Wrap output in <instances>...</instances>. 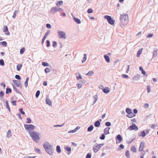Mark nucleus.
I'll use <instances>...</instances> for the list:
<instances>
[{
    "label": "nucleus",
    "mask_w": 158,
    "mask_h": 158,
    "mask_svg": "<svg viewBox=\"0 0 158 158\" xmlns=\"http://www.w3.org/2000/svg\"><path fill=\"white\" fill-rule=\"evenodd\" d=\"M120 20L121 24L123 26L126 25L129 22L128 16L127 14H123L120 15Z\"/></svg>",
    "instance_id": "1"
},
{
    "label": "nucleus",
    "mask_w": 158,
    "mask_h": 158,
    "mask_svg": "<svg viewBox=\"0 0 158 158\" xmlns=\"http://www.w3.org/2000/svg\"><path fill=\"white\" fill-rule=\"evenodd\" d=\"M44 147L46 152L50 155H52L53 153V150L52 146L48 142H45L44 144Z\"/></svg>",
    "instance_id": "2"
},
{
    "label": "nucleus",
    "mask_w": 158,
    "mask_h": 158,
    "mask_svg": "<svg viewBox=\"0 0 158 158\" xmlns=\"http://www.w3.org/2000/svg\"><path fill=\"white\" fill-rule=\"evenodd\" d=\"M29 134L31 139L35 141L38 142L40 139L39 135L38 133L35 131H33L32 132L29 131Z\"/></svg>",
    "instance_id": "3"
},
{
    "label": "nucleus",
    "mask_w": 158,
    "mask_h": 158,
    "mask_svg": "<svg viewBox=\"0 0 158 158\" xmlns=\"http://www.w3.org/2000/svg\"><path fill=\"white\" fill-rule=\"evenodd\" d=\"M104 18L107 19L108 23L110 24L113 25L114 23L115 20L113 19L111 16L106 15L104 16Z\"/></svg>",
    "instance_id": "4"
},
{
    "label": "nucleus",
    "mask_w": 158,
    "mask_h": 158,
    "mask_svg": "<svg viewBox=\"0 0 158 158\" xmlns=\"http://www.w3.org/2000/svg\"><path fill=\"white\" fill-rule=\"evenodd\" d=\"M24 127L26 130H27L28 132L31 131L33 130L35 128V127L32 124H25L24 125Z\"/></svg>",
    "instance_id": "5"
},
{
    "label": "nucleus",
    "mask_w": 158,
    "mask_h": 158,
    "mask_svg": "<svg viewBox=\"0 0 158 158\" xmlns=\"http://www.w3.org/2000/svg\"><path fill=\"white\" fill-rule=\"evenodd\" d=\"M103 145V144H96L93 147V149L94 152L96 153L99 150L101 146Z\"/></svg>",
    "instance_id": "6"
},
{
    "label": "nucleus",
    "mask_w": 158,
    "mask_h": 158,
    "mask_svg": "<svg viewBox=\"0 0 158 158\" xmlns=\"http://www.w3.org/2000/svg\"><path fill=\"white\" fill-rule=\"evenodd\" d=\"M128 129L130 131L132 130H135L137 131L138 130V127L137 126H136L135 124L133 123L132 125L129 126L128 128Z\"/></svg>",
    "instance_id": "7"
},
{
    "label": "nucleus",
    "mask_w": 158,
    "mask_h": 158,
    "mask_svg": "<svg viewBox=\"0 0 158 158\" xmlns=\"http://www.w3.org/2000/svg\"><path fill=\"white\" fill-rule=\"evenodd\" d=\"M59 37L60 38H65L66 36L65 33L63 31H60L58 33Z\"/></svg>",
    "instance_id": "8"
},
{
    "label": "nucleus",
    "mask_w": 158,
    "mask_h": 158,
    "mask_svg": "<svg viewBox=\"0 0 158 158\" xmlns=\"http://www.w3.org/2000/svg\"><path fill=\"white\" fill-rule=\"evenodd\" d=\"M58 11L57 7H52L50 11V13L51 14H54L56 12Z\"/></svg>",
    "instance_id": "9"
},
{
    "label": "nucleus",
    "mask_w": 158,
    "mask_h": 158,
    "mask_svg": "<svg viewBox=\"0 0 158 158\" xmlns=\"http://www.w3.org/2000/svg\"><path fill=\"white\" fill-rule=\"evenodd\" d=\"M145 147V143L144 142H142L141 143L140 147L139 148V150L140 151H143Z\"/></svg>",
    "instance_id": "10"
},
{
    "label": "nucleus",
    "mask_w": 158,
    "mask_h": 158,
    "mask_svg": "<svg viewBox=\"0 0 158 158\" xmlns=\"http://www.w3.org/2000/svg\"><path fill=\"white\" fill-rule=\"evenodd\" d=\"M13 82L14 84L17 86H21V85L20 82L16 80H13Z\"/></svg>",
    "instance_id": "11"
},
{
    "label": "nucleus",
    "mask_w": 158,
    "mask_h": 158,
    "mask_svg": "<svg viewBox=\"0 0 158 158\" xmlns=\"http://www.w3.org/2000/svg\"><path fill=\"white\" fill-rule=\"evenodd\" d=\"M74 20L77 23L80 24L81 23V20L80 19L75 17H73Z\"/></svg>",
    "instance_id": "12"
},
{
    "label": "nucleus",
    "mask_w": 158,
    "mask_h": 158,
    "mask_svg": "<svg viewBox=\"0 0 158 158\" xmlns=\"http://www.w3.org/2000/svg\"><path fill=\"white\" fill-rule=\"evenodd\" d=\"M135 116V115L132 112H131L127 115V116L129 118H132Z\"/></svg>",
    "instance_id": "13"
},
{
    "label": "nucleus",
    "mask_w": 158,
    "mask_h": 158,
    "mask_svg": "<svg viewBox=\"0 0 158 158\" xmlns=\"http://www.w3.org/2000/svg\"><path fill=\"white\" fill-rule=\"evenodd\" d=\"M117 139L120 143L123 140V138L120 135H118L117 136Z\"/></svg>",
    "instance_id": "14"
},
{
    "label": "nucleus",
    "mask_w": 158,
    "mask_h": 158,
    "mask_svg": "<svg viewBox=\"0 0 158 158\" xmlns=\"http://www.w3.org/2000/svg\"><path fill=\"white\" fill-rule=\"evenodd\" d=\"M63 1H58L57 2V3H56V5L58 7H60L61 6L63 5Z\"/></svg>",
    "instance_id": "15"
},
{
    "label": "nucleus",
    "mask_w": 158,
    "mask_h": 158,
    "mask_svg": "<svg viewBox=\"0 0 158 158\" xmlns=\"http://www.w3.org/2000/svg\"><path fill=\"white\" fill-rule=\"evenodd\" d=\"M103 91L105 93H107L110 91V89L108 87H106L103 90Z\"/></svg>",
    "instance_id": "16"
},
{
    "label": "nucleus",
    "mask_w": 158,
    "mask_h": 158,
    "mask_svg": "<svg viewBox=\"0 0 158 158\" xmlns=\"http://www.w3.org/2000/svg\"><path fill=\"white\" fill-rule=\"evenodd\" d=\"M110 129V128L106 127L104 129V132L106 135H107L109 133V130Z\"/></svg>",
    "instance_id": "17"
},
{
    "label": "nucleus",
    "mask_w": 158,
    "mask_h": 158,
    "mask_svg": "<svg viewBox=\"0 0 158 158\" xmlns=\"http://www.w3.org/2000/svg\"><path fill=\"white\" fill-rule=\"evenodd\" d=\"M7 137L8 138H10L11 136V132L10 130H9L7 133Z\"/></svg>",
    "instance_id": "18"
},
{
    "label": "nucleus",
    "mask_w": 158,
    "mask_h": 158,
    "mask_svg": "<svg viewBox=\"0 0 158 158\" xmlns=\"http://www.w3.org/2000/svg\"><path fill=\"white\" fill-rule=\"evenodd\" d=\"M46 103L49 106H51L52 102L49 99H47L46 100Z\"/></svg>",
    "instance_id": "19"
},
{
    "label": "nucleus",
    "mask_w": 158,
    "mask_h": 158,
    "mask_svg": "<svg viewBox=\"0 0 158 158\" xmlns=\"http://www.w3.org/2000/svg\"><path fill=\"white\" fill-rule=\"evenodd\" d=\"M143 51V49L141 48L140 49L138 52L137 54V57H139L140 55V54Z\"/></svg>",
    "instance_id": "20"
},
{
    "label": "nucleus",
    "mask_w": 158,
    "mask_h": 158,
    "mask_svg": "<svg viewBox=\"0 0 158 158\" xmlns=\"http://www.w3.org/2000/svg\"><path fill=\"white\" fill-rule=\"evenodd\" d=\"M104 58L106 60V61L107 62H110V58L107 55H105L104 56Z\"/></svg>",
    "instance_id": "21"
},
{
    "label": "nucleus",
    "mask_w": 158,
    "mask_h": 158,
    "mask_svg": "<svg viewBox=\"0 0 158 158\" xmlns=\"http://www.w3.org/2000/svg\"><path fill=\"white\" fill-rule=\"evenodd\" d=\"M131 151L133 152H135L136 151V149L135 146H132L131 149Z\"/></svg>",
    "instance_id": "22"
},
{
    "label": "nucleus",
    "mask_w": 158,
    "mask_h": 158,
    "mask_svg": "<svg viewBox=\"0 0 158 158\" xmlns=\"http://www.w3.org/2000/svg\"><path fill=\"white\" fill-rule=\"evenodd\" d=\"M100 125V123L98 121H97L94 123V126L96 127H98Z\"/></svg>",
    "instance_id": "23"
},
{
    "label": "nucleus",
    "mask_w": 158,
    "mask_h": 158,
    "mask_svg": "<svg viewBox=\"0 0 158 158\" xmlns=\"http://www.w3.org/2000/svg\"><path fill=\"white\" fill-rule=\"evenodd\" d=\"M139 69L140 71H141V73L143 74L144 75L146 74L145 72L143 70V68L142 67H139Z\"/></svg>",
    "instance_id": "24"
},
{
    "label": "nucleus",
    "mask_w": 158,
    "mask_h": 158,
    "mask_svg": "<svg viewBox=\"0 0 158 158\" xmlns=\"http://www.w3.org/2000/svg\"><path fill=\"white\" fill-rule=\"evenodd\" d=\"M22 65L21 64H19L17 65V70L18 71H19L21 69L22 67Z\"/></svg>",
    "instance_id": "25"
},
{
    "label": "nucleus",
    "mask_w": 158,
    "mask_h": 158,
    "mask_svg": "<svg viewBox=\"0 0 158 158\" xmlns=\"http://www.w3.org/2000/svg\"><path fill=\"white\" fill-rule=\"evenodd\" d=\"M94 73L93 71H89L88 73L86 74V75H88V76H91Z\"/></svg>",
    "instance_id": "26"
},
{
    "label": "nucleus",
    "mask_w": 158,
    "mask_h": 158,
    "mask_svg": "<svg viewBox=\"0 0 158 158\" xmlns=\"http://www.w3.org/2000/svg\"><path fill=\"white\" fill-rule=\"evenodd\" d=\"M29 80V77H27L26 78V80L24 83V85L26 87H27L28 85V82Z\"/></svg>",
    "instance_id": "27"
},
{
    "label": "nucleus",
    "mask_w": 158,
    "mask_h": 158,
    "mask_svg": "<svg viewBox=\"0 0 158 158\" xmlns=\"http://www.w3.org/2000/svg\"><path fill=\"white\" fill-rule=\"evenodd\" d=\"M86 58H87V56L86 54H84V57L83 60H82V63H84L85 62L86 60Z\"/></svg>",
    "instance_id": "28"
},
{
    "label": "nucleus",
    "mask_w": 158,
    "mask_h": 158,
    "mask_svg": "<svg viewBox=\"0 0 158 158\" xmlns=\"http://www.w3.org/2000/svg\"><path fill=\"white\" fill-rule=\"evenodd\" d=\"M94 128V127L93 125H91L88 128V131H92Z\"/></svg>",
    "instance_id": "29"
},
{
    "label": "nucleus",
    "mask_w": 158,
    "mask_h": 158,
    "mask_svg": "<svg viewBox=\"0 0 158 158\" xmlns=\"http://www.w3.org/2000/svg\"><path fill=\"white\" fill-rule=\"evenodd\" d=\"M6 108L8 109L9 111H10V108L9 106L8 102L7 101H6Z\"/></svg>",
    "instance_id": "30"
},
{
    "label": "nucleus",
    "mask_w": 158,
    "mask_h": 158,
    "mask_svg": "<svg viewBox=\"0 0 158 158\" xmlns=\"http://www.w3.org/2000/svg\"><path fill=\"white\" fill-rule=\"evenodd\" d=\"M126 112L127 113V114H129V113H131V112H132L131 110L129 108H127L126 109Z\"/></svg>",
    "instance_id": "31"
},
{
    "label": "nucleus",
    "mask_w": 158,
    "mask_h": 158,
    "mask_svg": "<svg viewBox=\"0 0 158 158\" xmlns=\"http://www.w3.org/2000/svg\"><path fill=\"white\" fill-rule=\"evenodd\" d=\"M56 150H57V152L59 153H60L61 152V151L60 147V146H57Z\"/></svg>",
    "instance_id": "32"
},
{
    "label": "nucleus",
    "mask_w": 158,
    "mask_h": 158,
    "mask_svg": "<svg viewBox=\"0 0 158 158\" xmlns=\"http://www.w3.org/2000/svg\"><path fill=\"white\" fill-rule=\"evenodd\" d=\"M18 13V11L17 10H15L14 13V14L12 16V17L13 18L15 19L16 16V15Z\"/></svg>",
    "instance_id": "33"
},
{
    "label": "nucleus",
    "mask_w": 158,
    "mask_h": 158,
    "mask_svg": "<svg viewBox=\"0 0 158 158\" xmlns=\"http://www.w3.org/2000/svg\"><path fill=\"white\" fill-rule=\"evenodd\" d=\"M11 89L10 88H7L6 89V93L8 94L9 93H11Z\"/></svg>",
    "instance_id": "34"
},
{
    "label": "nucleus",
    "mask_w": 158,
    "mask_h": 158,
    "mask_svg": "<svg viewBox=\"0 0 158 158\" xmlns=\"http://www.w3.org/2000/svg\"><path fill=\"white\" fill-rule=\"evenodd\" d=\"M50 69L48 68H47L45 69V71L46 73H49L50 71Z\"/></svg>",
    "instance_id": "35"
},
{
    "label": "nucleus",
    "mask_w": 158,
    "mask_h": 158,
    "mask_svg": "<svg viewBox=\"0 0 158 158\" xmlns=\"http://www.w3.org/2000/svg\"><path fill=\"white\" fill-rule=\"evenodd\" d=\"M145 135V133L144 131H142L141 133V135H139L140 136H142L143 137H144Z\"/></svg>",
    "instance_id": "36"
},
{
    "label": "nucleus",
    "mask_w": 158,
    "mask_h": 158,
    "mask_svg": "<svg viewBox=\"0 0 158 158\" xmlns=\"http://www.w3.org/2000/svg\"><path fill=\"white\" fill-rule=\"evenodd\" d=\"M93 10L91 8H89V9L87 11V12L88 13H93Z\"/></svg>",
    "instance_id": "37"
},
{
    "label": "nucleus",
    "mask_w": 158,
    "mask_h": 158,
    "mask_svg": "<svg viewBox=\"0 0 158 158\" xmlns=\"http://www.w3.org/2000/svg\"><path fill=\"white\" fill-rule=\"evenodd\" d=\"M0 65L2 66H3L4 65V60L2 59L0 60Z\"/></svg>",
    "instance_id": "38"
},
{
    "label": "nucleus",
    "mask_w": 158,
    "mask_h": 158,
    "mask_svg": "<svg viewBox=\"0 0 158 158\" xmlns=\"http://www.w3.org/2000/svg\"><path fill=\"white\" fill-rule=\"evenodd\" d=\"M40 92L39 90H38L36 92V94H35V96L36 98H37L38 97V96H39L40 94Z\"/></svg>",
    "instance_id": "39"
},
{
    "label": "nucleus",
    "mask_w": 158,
    "mask_h": 158,
    "mask_svg": "<svg viewBox=\"0 0 158 158\" xmlns=\"http://www.w3.org/2000/svg\"><path fill=\"white\" fill-rule=\"evenodd\" d=\"M0 43H1V44L2 45L4 46H6L7 45V43L5 41H3L1 42H0Z\"/></svg>",
    "instance_id": "40"
},
{
    "label": "nucleus",
    "mask_w": 158,
    "mask_h": 158,
    "mask_svg": "<svg viewBox=\"0 0 158 158\" xmlns=\"http://www.w3.org/2000/svg\"><path fill=\"white\" fill-rule=\"evenodd\" d=\"M129 154H130V152L128 150H127L126 152V153L125 154L126 156L128 157H130L129 156Z\"/></svg>",
    "instance_id": "41"
},
{
    "label": "nucleus",
    "mask_w": 158,
    "mask_h": 158,
    "mask_svg": "<svg viewBox=\"0 0 158 158\" xmlns=\"http://www.w3.org/2000/svg\"><path fill=\"white\" fill-rule=\"evenodd\" d=\"M25 50V49L24 48H22L20 50V53L22 54L24 53Z\"/></svg>",
    "instance_id": "42"
},
{
    "label": "nucleus",
    "mask_w": 158,
    "mask_h": 158,
    "mask_svg": "<svg viewBox=\"0 0 158 158\" xmlns=\"http://www.w3.org/2000/svg\"><path fill=\"white\" fill-rule=\"evenodd\" d=\"M16 102H17V101L16 100L12 101L11 102V103L13 105L16 106Z\"/></svg>",
    "instance_id": "43"
},
{
    "label": "nucleus",
    "mask_w": 158,
    "mask_h": 158,
    "mask_svg": "<svg viewBox=\"0 0 158 158\" xmlns=\"http://www.w3.org/2000/svg\"><path fill=\"white\" fill-rule=\"evenodd\" d=\"M27 121L26 123H30L31 122V120L29 118H27Z\"/></svg>",
    "instance_id": "44"
},
{
    "label": "nucleus",
    "mask_w": 158,
    "mask_h": 158,
    "mask_svg": "<svg viewBox=\"0 0 158 158\" xmlns=\"http://www.w3.org/2000/svg\"><path fill=\"white\" fill-rule=\"evenodd\" d=\"M46 27L48 29H51V26L49 23H47L46 24Z\"/></svg>",
    "instance_id": "45"
},
{
    "label": "nucleus",
    "mask_w": 158,
    "mask_h": 158,
    "mask_svg": "<svg viewBox=\"0 0 158 158\" xmlns=\"http://www.w3.org/2000/svg\"><path fill=\"white\" fill-rule=\"evenodd\" d=\"M42 65L44 66H48V63L43 62L42 63Z\"/></svg>",
    "instance_id": "46"
},
{
    "label": "nucleus",
    "mask_w": 158,
    "mask_h": 158,
    "mask_svg": "<svg viewBox=\"0 0 158 158\" xmlns=\"http://www.w3.org/2000/svg\"><path fill=\"white\" fill-rule=\"evenodd\" d=\"M4 94L3 91H1L0 92V97L2 99V97L4 95Z\"/></svg>",
    "instance_id": "47"
},
{
    "label": "nucleus",
    "mask_w": 158,
    "mask_h": 158,
    "mask_svg": "<svg viewBox=\"0 0 158 158\" xmlns=\"http://www.w3.org/2000/svg\"><path fill=\"white\" fill-rule=\"evenodd\" d=\"M4 32L6 35H10V33L8 31V30H4Z\"/></svg>",
    "instance_id": "48"
},
{
    "label": "nucleus",
    "mask_w": 158,
    "mask_h": 158,
    "mask_svg": "<svg viewBox=\"0 0 158 158\" xmlns=\"http://www.w3.org/2000/svg\"><path fill=\"white\" fill-rule=\"evenodd\" d=\"M66 149L67 151L69 152L71 151V148L69 147H66Z\"/></svg>",
    "instance_id": "49"
},
{
    "label": "nucleus",
    "mask_w": 158,
    "mask_h": 158,
    "mask_svg": "<svg viewBox=\"0 0 158 158\" xmlns=\"http://www.w3.org/2000/svg\"><path fill=\"white\" fill-rule=\"evenodd\" d=\"M122 77H123V78H128V76L126 74H123L122 75Z\"/></svg>",
    "instance_id": "50"
},
{
    "label": "nucleus",
    "mask_w": 158,
    "mask_h": 158,
    "mask_svg": "<svg viewBox=\"0 0 158 158\" xmlns=\"http://www.w3.org/2000/svg\"><path fill=\"white\" fill-rule=\"evenodd\" d=\"M56 44H57V43L56 41H53L52 42V46L54 47H56Z\"/></svg>",
    "instance_id": "51"
},
{
    "label": "nucleus",
    "mask_w": 158,
    "mask_h": 158,
    "mask_svg": "<svg viewBox=\"0 0 158 158\" xmlns=\"http://www.w3.org/2000/svg\"><path fill=\"white\" fill-rule=\"evenodd\" d=\"M19 111L23 114H25V112L23 111V109L22 108H21L19 110Z\"/></svg>",
    "instance_id": "52"
},
{
    "label": "nucleus",
    "mask_w": 158,
    "mask_h": 158,
    "mask_svg": "<svg viewBox=\"0 0 158 158\" xmlns=\"http://www.w3.org/2000/svg\"><path fill=\"white\" fill-rule=\"evenodd\" d=\"M105 135L104 134H102V136L100 137V139H101L103 140L105 139Z\"/></svg>",
    "instance_id": "53"
},
{
    "label": "nucleus",
    "mask_w": 158,
    "mask_h": 158,
    "mask_svg": "<svg viewBox=\"0 0 158 158\" xmlns=\"http://www.w3.org/2000/svg\"><path fill=\"white\" fill-rule=\"evenodd\" d=\"M15 78L17 79H19V80H20L21 79L20 76L18 75H15Z\"/></svg>",
    "instance_id": "54"
},
{
    "label": "nucleus",
    "mask_w": 158,
    "mask_h": 158,
    "mask_svg": "<svg viewBox=\"0 0 158 158\" xmlns=\"http://www.w3.org/2000/svg\"><path fill=\"white\" fill-rule=\"evenodd\" d=\"M147 91L148 93H149L151 91L150 88L149 86L148 85L147 87Z\"/></svg>",
    "instance_id": "55"
},
{
    "label": "nucleus",
    "mask_w": 158,
    "mask_h": 158,
    "mask_svg": "<svg viewBox=\"0 0 158 158\" xmlns=\"http://www.w3.org/2000/svg\"><path fill=\"white\" fill-rule=\"evenodd\" d=\"M106 125L107 126H110L111 125V123L109 122H106L105 123Z\"/></svg>",
    "instance_id": "56"
},
{
    "label": "nucleus",
    "mask_w": 158,
    "mask_h": 158,
    "mask_svg": "<svg viewBox=\"0 0 158 158\" xmlns=\"http://www.w3.org/2000/svg\"><path fill=\"white\" fill-rule=\"evenodd\" d=\"M149 107V105L147 103H145L144 105V107L145 108H148Z\"/></svg>",
    "instance_id": "57"
},
{
    "label": "nucleus",
    "mask_w": 158,
    "mask_h": 158,
    "mask_svg": "<svg viewBox=\"0 0 158 158\" xmlns=\"http://www.w3.org/2000/svg\"><path fill=\"white\" fill-rule=\"evenodd\" d=\"M127 70H126V73H128L129 72V69H130V66L129 65H127Z\"/></svg>",
    "instance_id": "58"
},
{
    "label": "nucleus",
    "mask_w": 158,
    "mask_h": 158,
    "mask_svg": "<svg viewBox=\"0 0 158 158\" xmlns=\"http://www.w3.org/2000/svg\"><path fill=\"white\" fill-rule=\"evenodd\" d=\"M46 36H44V37L42 39V44H43L44 43V41L46 39Z\"/></svg>",
    "instance_id": "59"
},
{
    "label": "nucleus",
    "mask_w": 158,
    "mask_h": 158,
    "mask_svg": "<svg viewBox=\"0 0 158 158\" xmlns=\"http://www.w3.org/2000/svg\"><path fill=\"white\" fill-rule=\"evenodd\" d=\"M153 35V34H148L147 36V37H148V38H150V37H152Z\"/></svg>",
    "instance_id": "60"
},
{
    "label": "nucleus",
    "mask_w": 158,
    "mask_h": 158,
    "mask_svg": "<svg viewBox=\"0 0 158 158\" xmlns=\"http://www.w3.org/2000/svg\"><path fill=\"white\" fill-rule=\"evenodd\" d=\"M77 78L78 79V80H79V79H82V78L81 76V75L79 74V76H77Z\"/></svg>",
    "instance_id": "61"
},
{
    "label": "nucleus",
    "mask_w": 158,
    "mask_h": 158,
    "mask_svg": "<svg viewBox=\"0 0 158 158\" xmlns=\"http://www.w3.org/2000/svg\"><path fill=\"white\" fill-rule=\"evenodd\" d=\"M91 155L90 154H88L86 156V158H91Z\"/></svg>",
    "instance_id": "62"
},
{
    "label": "nucleus",
    "mask_w": 158,
    "mask_h": 158,
    "mask_svg": "<svg viewBox=\"0 0 158 158\" xmlns=\"http://www.w3.org/2000/svg\"><path fill=\"white\" fill-rule=\"evenodd\" d=\"M76 132V131L75 130V129L73 130H70L68 132L69 133H74Z\"/></svg>",
    "instance_id": "63"
},
{
    "label": "nucleus",
    "mask_w": 158,
    "mask_h": 158,
    "mask_svg": "<svg viewBox=\"0 0 158 158\" xmlns=\"http://www.w3.org/2000/svg\"><path fill=\"white\" fill-rule=\"evenodd\" d=\"M47 47H49L50 46V42H49V41L48 40H47Z\"/></svg>",
    "instance_id": "64"
}]
</instances>
